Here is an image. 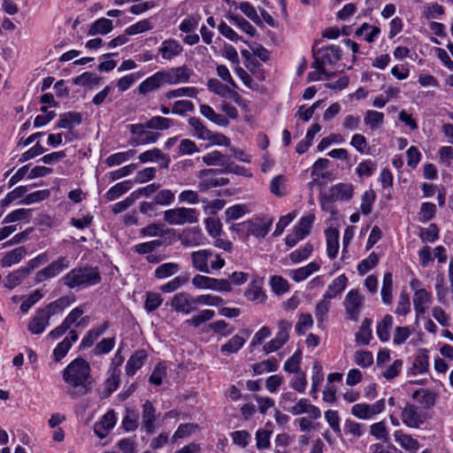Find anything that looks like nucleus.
Wrapping results in <instances>:
<instances>
[{
  "instance_id": "f257e3e1",
  "label": "nucleus",
  "mask_w": 453,
  "mask_h": 453,
  "mask_svg": "<svg viewBox=\"0 0 453 453\" xmlns=\"http://www.w3.org/2000/svg\"><path fill=\"white\" fill-rule=\"evenodd\" d=\"M89 364L82 359L76 358L63 371V380L69 386L68 395L77 399L91 392L94 380L90 375Z\"/></svg>"
},
{
  "instance_id": "f03ea898",
  "label": "nucleus",
  "mask_w": 453,
  "mask_h": 453,
  "mask_svg": "<svg viewBox=\"0 0 453 453\" xmlns=\"http://www.w3.org/2000/svg\"><path fill=\"white\" fill-rule=\"evenodd\" d=\"M101 275L97 267L78 266L69 271L62 279L64 286L71 289H83L101 282Z\"/></svg>"
},
{
  "instance_id": "7ed1b4c3",
  "label": "nucleus",
  "mask_w": 453,
  "mask_h": 453,
  "mask_svg": "<svg viewBox=\"0 0 453 453\" xmlns=\"http://www.w3.org/2000/svg\"><path fill=\"white\" fill-rule=\"evenodd\" d=\"M164 219L169 225L192 224L197 220V211L193 208L179 207L164 212Z\"/></svg>"
},
{
  "instance_id": "20e7f679",
  "label": "nucleus",
  "mask_w": 453,
  "mask_h": 453,
  "mask_svg": "<svg viewBox=\"0 0 453 453\" xmlns=\"http://www.w3.org/2000/svg\"><path fill=\"white\" fill-rule=\"evenodd\" d=\"M273 223V219L268 216L255 217L252 219L242 223V229L246 230L247 235H253L257 238H265L269 233Z\"/></svg>"
},
{
  "instance_id": "39448f33",
  "label": "nucleus",
  "mask_w": 453,
  "mask_h": 453,
  "mask_svg": "<svg viewBox=\"0 0 453 453\" xmlns=\"http://www.w3.org/2000/svg\"><path fill=\"white\" fill-rule=\"evenodd\" d=\"M365 303V297L357 289H351L346 295L343 306L349 319L357 321Z\"/></svg>"
},
{
  "instance_id": "423d86ee",
  "label": "nucleus",
  "mask_w": 453,
  "mask_h": 453,
  "mask_svg": "<svg viewBox=\"0 0 453 453\" xmlns=\"http://www.w3.org/2000/svg\"><path fill=\"white\" fill-rule=\"evenodd\" d=\"M147 129L144 123L130 125L129 130L134 137L131 138L129 143L133 146H138L156 142L160 137V134Z\"/></svg>"
},
{
  "instance_id": "0eeeda50",
  "label": "nucleus",
  "mask_w": 453,
  "mask_h": 453,
  "mask_svg": "<svg viewBox=\"0 0 453 453\" xmlns=\"http://www.w3.org/2000/svg\"><path fill=\"white\" fill-rule=\"evenodd\" d=\"M70 261L66 257H59L43 269L38 271L35 277V283H41L46 280L56 277L63 270L68 268Z\"/></svg>"
},
{
  "instance_id": "6e6552de",
  "label": "nucleus",
  "mask_w": 453,
  "mask_h": 453,
  "mask_svg": "<svg viewBox=\"0 0 453 453\" xmlns=\"http://www.w3.org/2000/svg\"><path fill=\"white\" fill-rule=\"evenodd\" d=\"M385 409V400L380 399L373 404L356 403L351 408V413L360 419H369Z\"/></svg>"
},
{
  "instance_id": "1a4fd4ad",
  "label": "nucleus",
  "mask_w": 453,
  "mask_h": 453,
  "mask_svg": "<svg viewBox=\"0 0 453 453\" xmlns=\"http://www.w3.org/2000/svg\"><path fill=\"white\" fill-rule=\"evenodd\" d=\"M172 306L176 311L188 314L196 311L198 300L186 293H180L173 296Z\"/></svg>"
},
{
  "instance_id": "9d476101",
  "label": "nucleus",
  "mask_w": 453,
  "mask_h": 453,
  "mask_svg": "<svg viewBox=\"0 0 453 453\" xmlns=\"http://www.w3.org/2000/svg\"><path fill=\"white\" fill-rule=\"evenodd\" d=\"M402 421L404 425L411 428H417L424 423V418L421 415L418 407L407 403L402 411Z\"/></svg>"
},
{
  "instance_id": "9b49d317",
  "label": "nucleus",
  "mask_w": 453,
  "mask_h": 453,
  "mask_svg": "<svg viewBox=\"0 0 453 453\" xmlns=\"http://www.w3.org/2000/svg\"><path fill=\"white\" fill-rule=\"evenodd\" d=\"M218 173H222L221 169H206L200 171V188H210L221 187L229 183L226 178H214Z\"/></svg>"
},
{
  "instance_id": "f8f14e48",
  "label": "nucleus",
  "mask_w": 453,
  "mask_h": 453,
  "mask_svg": "<svg viewBox=\"0 0 453 453\" xmlns=\"http://www.w3.org/2000/svg\"><path fill=\"white\" fill-rule=\"evenodd\" d=\"M156 420H157L156 408L153 406V404L150 401L147 400L142 404V429H144L147 434H153L155 432Z\"/></svg>"
},
{
  "instance_id": "ddd939ff",
  "label": "nucleus",
  "mask_w": 453,
  "mask_h": 453,
  "mask_svg": "<svg viewBox=\"0 0 453 453\" xmlns=\"http://www.w3.org/2000/svg\"><path fill=\"white\" fill-rule=\"evenodd\" d=\"M50 317L42 308L36 311L35 316L30 319L27 328L34 334H40L45 331L50 323Z\"/></svg>"
},
{
  "instance_id": "4468645a",
  "label": "nucleus",
  "mask_w": 453,
  "mask_h": 453,
  "mask_svg": "<svg viewBox=\"0 0 453 453\" xmlns=\"http://www.w3.org/2000/svg\"><path fill=\"white\" fill-rule=\"evenodd\" d=\"M432 303V295L424 288H419L413 295V305L417 318L426 313Z\"/></svg>"
},
{
  "instance_id": "2eb2a0df",
  "label": "nucleus",
  "mask_w": 453,
  "mask_h": 453,
  "mask_svg": "<svg viewBox=\"0 0 453 453\" xmlns=\"http://www.w3.org/2000/svg\"><path fill=\"white\" fill-rule=\"evenodd\" d=\"M212 255L213 254L210 250H200V272L209 273L211 269L219 270L225 265V260L219 255H216L215 261H211L209 266L208 261L212 257Z\"/></svg>"
},
{
  "instance_id": "dca6fc26",
  "label": "nucleus",
  "mask_w": 453,
  "mask_h": 453,
  "mask_svg": "<svg viewBox=\"0 0 453 453\" xmlns=\"http://www.w3.org/2000/svg\"><path fill=\"white\" fill-rule=\"evenodd\" d=\"M209 88L215 92L216 94L221 96L222 97L229 98L235 102L236 104L241 103L240 95L234 90L231 89L227 86L220 83L217 80H210L208 82Z\"/></svg>"
},
{
  "instance_id": "f3484780",
  "label": "nucleus",
  "mask_w": 453,
  "mask_h": 453,
  "mask_svg": "<svg viewBox=\"0 0 453 453\" xmlns=\"http://www.w3.org/2000/svg\"><path fill=\"white\" fill-rule=\"evenodd\" d=\"M200 288H208L225 292H230L232 290L231 283L227 280H218L202 275H200Z\"/></svg>"
},
{
  "instance_id": "a211bd4d",
  "label": "nucleus",
  "mask_w": 453,
  "mask_h": 453,
  "mask_svg": "<svg viewBox=\"0 0 453 453\" xmlns=\"http://www.w3.org/2000/svg\"><path fill=\"white\" fill-rule=\"evenodd\" d=\"M329 196L333 201H347L353 196V186L348 183H339L329 190Z\"/></svg>"
},
{
  "instance_id": "6ab92c4d",
  "label": "nucleus",
  "mask_w": 453,
  "mask_h": 453,
  "mask_svg": "<svg viewBox=\"0 0 453 453\" xmlns=\"http://www.w3.org/2000/svg\"><path fill=\"white\" fill-rule=\"evenodd\" d=\"M78 340V334L75 330L69 332V336H66L53 350V357L55 361H60L71 349L73 342Z\"/></svg>"
},
{
  "instance_id": "aec40b11",
  "label": "nucleus",
  "mask_w": 453,
  "mask_h": 453,
  "mask_svg": "<svg viewBox=\"0 0 453 453\" xmlns=\"http://www.w3.org/2000/svg\"><path fill=\"white\" fill-rule=\"evenodd\" d=\"M395 441L405 450L411 453H416L419 449L418 441L411 434H404L401 430L394 433Z\"/></svg>"
},
{
  "instance_id": "412c9836",
  "label": "nucleus",
  "mask_w": 453,
  "mask_h": 453,
  "mask_svg": "<svg viewBox=\"0 0 453 453\" xmlns=\"http://www.w3.org/2000/svg\"><path fill=\"white\" fill-rule=\"evenodd\" d=\"M342 50L339 46L329 45L320 49L318 51V55L321 58L322 64L325 65H332L341 59Z\"/></svg>"
},
{
  "instance_id": "4be33fe9",
  "label": "nucleus",
  "mask_w": 453,
  "mask_h": 453,
  "mask_svg": "<svg viewBox=\"0 0 453 453\" xmlns=\"http://www.w3.org/2000/svg\"><path fill=\"white\" fill-rule=\"evenodd\" d=\"M163 83L176 84L188 81V74L184 67L173 68L168 72H160Z\"/></svg>"
},
{
  "instance_id": "5701e85b",
  "label": "nucleus",
  "mask_w": 453,
  "mask_h": 453,
  "mask_svg": "<svg viewBox=\"0 0 453 453\" xmlns=\"http://www.w3.org/2000/svg\"><path fill=\"white\" fill-rule=\"evenodd\" d=\"M326 253L330 259L336 257L339 250V231L330 227L326 231Z\"/></svg>"
},
{
  "instance_id": "b1692460",
  "label": "nucleus",
  "mask_w": 453,
  "mask_h": 453,
  "mask_svg": "<svg viewBox=\"0 0 453 453\" xmlns=\"http://www.w3.org/2000/svg\"><path fill=\"white\" fill-rule=\"evenodd\" d=\"M147 358V353L144 349L136 350L127 360L126 372L128 376H133L143 365Z\"/></svg>"
},
{
  "instance_id": "393cba45",
  "label": "nucleus",
  "mask_w": 453,
  "mask_h": 453,
  "mask_svg": "<svg viewBox=\"0 0 453 453\" xmlns=\"http://www.w3.org/2000/svg\"><path fill=\"white\" fill-rule=\"evenodd\" d=\"M74 302L73 296H61L54 302L50 303L47 306L42 308L51 318V316L56 315L62 311H64L66 307H68L71 303Z\"/></svg>"
},
{
  "instance_id": "a878e982",
  "label": "nucleus",
  "mask_w": 453,
  "mask_h": 453,
  "mask_svg": "<svg viewBox=\"0 0 453 453\" xmlns=\"http://www.w3.org/2000/svg\"><path fill=\"white\" fill-rule=\"evenodd\" d=\"M348 278L345 274H341L335 278L332 283L327 287L326 291L323 295L325 298L330 300L341 294L347 287Z\"/></svg>"
},
{
  "instance_id": "bb28decb",
  "label": "nucleus",
  "mask_w": 453,
  "mask_h": 453,
  "mask_svg": "<svg viewBox=\"0 0 453 453\" xmlns=\"http://www.w3.org/2000/svg\"><path fill=\"white\" fill-rule=\"evenodd\" d=\"M159 51L165 59H172L182 51L181 45L175 40L169 39L162 42Z\"/></svg>"
},
{
  "instance_id": "cd10ccee",
  "label": "nucleus",
  "mask_w": 453,
  "mask_h": 453,
  "mask_svg": "<svg viewBox=\"0 0 453 453\" xmlns=\"http://www.w3.org/2000/svg\"><path fill=\"white\" fill-rule=\"evenodd\" d=\"M245 296L248 300L257 303L265 302L266 296L262 289L261 281H252L245 292Z\"/></svg>"
},
{
  "instance_id": "c85d7f7f",
  "label": "nucleus",
  "mask_w": 453,
  "mask_h": 453,
  "mask_svg": "<svg viewBox=\"0 0 453 453\" xmlns=\"http://www.w3.org/2000/svg\"><path fill=\"white\" fill-rule=\"evenodd\" d=\"M27 255V249L24 246L18 247L12 251L7 252L1 259V265L10 267L18 264Z\"/></svg>"
},
{
  "instance_id": "c756f323",
  "label": "nucleus",
  "mask_w": 453,
  "mask_h": 453,
  "mask_svg": "<svg viewBox=\"0 0 453 453\" xmlns=\"http://www.w3.org/2000/svg\"><path fill=\"white\" fill-rule=\"evenodd\" d=\"M320 265L316 262H311L305 266L297 268L291 272V278L293 280L299 282L307 279L313 273L318 272Z\"/></svg>"
},
{
  "instance_id": "7c9ffc66",
  "label": "nucleus",
  "mask_w": 453,
  "mask_h": 453,
  "mask_svg": "<svg viewBox=\"0 0 453 453\" xmlns=\"http://www.w3.org/2000/svg\"><path fill=\"white\" fill-rule=\"evenodd\" d=\"M163 80L161 73H157L154 75L147 78L139 85V93L145 95L149 92H151L157 88H158L161 85H163Z\"/></svg>"
},
{
  "instance_id": "2f4dec72",
  "label": "nucleus",
  "mask_w": 453,
  "mask_h": 453,
  "mask_svg": "<svg viewBox=\"0 0 453 453\" xmlns=\"http://www.w3.org/2000/svg\"><path fill=\"white\" fill-rule=\"evenodd\" d=\"M29 275L27 271L21 267L18 270H15L12 273H10L6 277L4 280V287L12 289L15 287L21 284V282Z\"/></svg>"
},
{
  "instance_id": "473e14b6",
  "label": "nucleus",
  "mask_w": 453,
  "mask_h": 453,
  "mask_svg": "<svg viewBox=\"0 0 453 453\" xmlns=\"http://www.w3.org/2000/svg\"><path fill=\"white\" fill-rule=\"evenodd\" d=\"M81 123V115L79 112L68 111L60 115L58 127L72 129Z\"/></svg>"
},
{
  "instance_id": "72a5a7b5",
  "label": "nucleus",
  "mask_w": 453,
  "mask_h": 453,
  "mask_svg": "<svg viewBox=\"0 0 453 453\" xmlns=\"http://www.w3.org/2000/svg\"><path fill=\"white\" fill-rule=\"evenodd\" d=\"M113 28L112 21L109 19L101 18L96 20L90 26V28L88 32L89 35H106L110 33Z\"/></svg>"
},
{
  "instance_id": "f704fd0d",
  "label": "nucleus",
  "mask_w": 453,
  "mask_h": 453,
  "mask_svg": "<svg viewBox=\"0 0 453 453\" xmlns=\"http://www.w3.org/2000/svg\"><path fill=\"white\" fill-rule=\"evenodd\" d=\"M372 319H365L359 327L358 332L356 334V341L362 345H368L372 338Z\"/></svg>"
},
{
  "instance_id": "c9c22d12",
  "label": "nucleus",
  "mask_w": 453,
  "mask_h": 453,
  "mask_svg": "<svg viewBox=\"0 0 453 453\" xmlns=\"http://www.w3.org/2000/svg\"><path fill=\"white\" fill-rule=\"evenodd\" d=\"M132 186V180L119 182L106 192L105 197L108 201H113L131 189Z\"/></svg>"
},
{
  "instance_id": "e433bc0d",
  "label": "nucleus",
  "mask_w": 453,
  "mask_h": 453,
  "mask_svg": "<svg viewBox=\"0 0 453 453\" xmlns=\"http://www.w3.org/2000/svg\"><path fill=\"white\" fill-rule=\"evenodd\" d=\"M393 326V317L385 315L377 326V334L381 342H388L390 338V329Z\"/></svg>"
},
{
  "instance_id": "4c0bfd02",
  "label": "nucleus",
  "mask_w": 453,
  "mask_h": 453,
  "mask_svg": "<svg viewBox=\"0 0 453 453\" xmlns=\"http://www.w3.org/2000/svg\"><path fill=\"white\" fill-rule=\"evenodd\" d=\"M393 276L391 273H386L383 276L381 297L384 303L389 304L392 302Z\"/></svg>"
},
{
  "instance_id": "58836bf2",
  "label": "nucleus",
  "mask_w": 453,
  "mask_h": 453,
  "mask_svg": "<svg viewBox=\"0 0 453 453\" xmlns=\"http://www.w3.org/2000/svg\"><path fill=\"white\" fill-rule=\"evenodd\" d=\"M200 139H208L212 144L229 146L230 140L222 134H211L208 130L200 126Z\"/></svg>"
},
{
  "instance_id": "ea45409f",
  "label": "nucleus",
  "mask_w": 453,
  "mask_h": 453,
  "mask_svg": "<svg viewBox=\"0 0 453 453\" xmlns=\"http://www.w3.org/2000/svg\"><path fill=\"white\" fill-rule=\"evenodd\" d=\"M279 368L278 361L275 358H269L260 363L252 365L253 372L256 374H262L264 372H276Z\"/></svg>"
},
{
  "instance_id": "a19ab883",
  "label": "nucleus",
  "mask_w": 453,
  "mask_h": 453,
  "mask_svg": "<svg viewBox=\"0 0 453 453\" xmlns=\"http://www.w3.org/2000/svg\"><path fill=\"white\" fill-rule=\"evenodd\" d=\"M244 343L245 340L243 337L234 335L226 343L221 346L220 351L226 355L235 353L244 345Z\"/></svg>"
},
{
  "instance_id": "79ce46f5",
  "label": "nucleus",
  "mask_w": 453,
  "mask_h": 453,
  "mask_svg": "<svg viewBox=\"0 0 453 453\" xmlns=\"http://www.w3.org/2000/svg\"><path fill=\"white\" fill-rule=\"evenodd\" d=\"M287 179L283 175H277L270 183V191L274 196L281 197L287 194L286 187Z\"/></svg>"
},
{
  "instance_id": "37998d69",
  "label": "nucleus",
  "mask_w": 453,
  "mask_h": 453,
  "mask_svg": "<svg viewBox=\"0 0 453 453\" xmlns=\"http://www.w3.org/2000/svg\"><path fill=\"white\" fill-rule=\"evenodd\" d=\"M172 123L173 121L170 119L157 116L146 121L144 127H147L148 129L166 130L172 126Z\"/></svg>"
},
{
  "instance_id": "c03bdc74",
  "label": "nucleus",
  "mask_w": 453,
  "mask_h": 453,
  "mask_svg": "<svg viewBox=\"0 0 453 453\" xmlns=\"http://www.w3.org/2000/svg\"><path fill=\"white\" fill-rule=\"evenodd\" d=\"M107 328V325L104 324L101 326L98 329H91L88 332V334L83 337L80 349H88L91 347L94 342L97 340V338L105 331Z\"/></svg>"
},
{
  "instance_id": "a18cd8bd",
  "label": "nucleus",
  "mask_w": 453,
  "mask_h": 453,
  "mask_svg": "<svg viewBox=\"0 0 453 453\" xmlns=\"http://www.w3.org/2000/svg\"><path fill=\"white\" fill-rule=\"evenodd\" d=\"M200 112L211 121L219 125L226 126L228 124L227 119L220 114H217L209 105H200Z\"/></svg>"
},
{
  "instance_id": "49530a36",
  "label": "nucleus",
  "mask_w": 453,
  "mask_h": 453,
  "mask_svg": "<svg viewBox=\"0 0 453 453\" xmlns=\"http://www.w3.org/2000/svg\"><path fill=\"white\" fill-rule=\"evenodd\" d=\"M301 360H302V352L301 350H296L292 357H290L284 364V371L289 373H298L301 372Z\"/></svg>"
},
{
  "instance_id": "de8ad7c7",
  "label": "nucleus",
  "mask_w": 453,
  "mask_h": 453,
  "mask_svg": "<svg viewBox=\"0 0 453 453\" xmlns=\"http://www.w3.org/2000/svg\"><path fill=\"white\" fill-rule=\"evenodd\" d=\"M384 120V114L380 111L369 110L365 112L364 122L371 129H377Z\"/></svg>"
},
{
  "instance_id": "09e8293b",
  "label": "nucleus",
  "mask_w": 453,
  "mask_h": 453,
  "mask_svg": "<svg viewBox=\"0 0 453 453\" xmlns=\"http://www.w3.org/2000/svg\"><path fill=\"white\" fill-rule=\"evenodd\" d=\"M428 368V355L426 350H423L422 354L418 355L415 357L412 367L411 368V373L415 375L418 373H423L427 371Z\"/></svg>"
},
{
  "instance_id": "8fccbe9b",
  "label": "nucleus",
  "mask_w": 453,
  "mask_h": 453,
  "mask_svg": "<svg viewBox=\"0 0 453 453\" xmlns=\"http://www.w3.org/2000/svg\"><path fill=\"white\" fill-rule=\"evenodd\" d=\"M179 271V265L176 263H165L160 265L155 271V277L165 279L170 277Z\"/></svg>"
},
{
  "instance_id": "3c124183",
  "label": "nucleus",
  "mask_w": 453,
  "mask_h": 453,
  "mask_svg": "<svg viewBox=\"0 0 453 453\" xmlns=\"http://www.w3.org/2000/svg\"><path fill=\"white\" fill-rule=\"evenodd\" d=\"M247 212H249L248 207L246 204H235L228 207L226 211V221L235 220L242 216H244Z\"/></svg>"
},
{
  "instance_id": "603ef678",
  "label": "nucleus",
  "mask_w": 453,
  "mask_h": 453,
  "mask_svg": "<svg viewBox=\"0 0 453 453\" xmlns=\"http://www.w3.org/2000/svg\"><path fill=\"white\" fill-rule=\"evenodd\" d=\"M370 434L377 440H380L383 442H388V432L384 421L372 424L370 426Z\"/></svg>"
},
{
  "instance_id": "864d4df0",
  "label": "nucleus",
  "mask_w": 453,
  "mask_h": 453,
  "mask_svg": "<svg viewBox=\"0 0 453 453\" xmlns=\"http://www.w3.org/2000/svg\"><path fill=\"white\" fill-rule=\"evenodd\" d=\"M119 371L116 368L112 369L110 377L104 382V397L109 396L115 391L119 385Z\"/></svg>"
},
{
  "instance_id": "5fc2aeb1",
  "label": "nucleus",
  "mask_w": 453,
  "mask_h": 453,
  "mask_svg": "<svg viewBox=\"0 0 453 453\" xmlns=\"http://www.w3.org/2000/svg\"><path fill=\"white\" fill-rule=\"evenodd\" d=\"M418 396H420L421 398L418 400L419 403L421 404H423L425 407H431L435 403V398H436V395L434 393L429 391V390H426V389H418V390H416L413 394H412V397L413 398H418Z\"/></svg>"
},
{
  "instance_id": "6e6d98bb",
  "label": "nucleus",
  "mask_w": 453,
  "mask_h": 453,
  "mask_svg": "<svg viewBox=\"0 0 453 453\" xmlns=\"http://www.w3.org/2000/svg\"><path fill=\"white\" fill-rule=\"evenodd\" d=\"M138 414L134 410H127L122 420V426L127 432L134 431L138 427Z\"/></svg>"
},
{
  "instance_id": "4d7b16f0",
  "label": "nucleus",
  "mask_w": 453,
  "mask_h": 453,
  "mask_svg": "<svg viewBox=\"0 0 453 453\" xmlns=\"http://www.w3.org/2000/svg\"><path fill=\"white\" fill-rule=\"evenodd\" d=\"M100 80L101 78L98 77L96 74L86 72L74 78L73 84L78 86L97 85Z\"/></svg>"
},
{
  "instance_id": "13d9d810",
  "label": "nucleus",
  "mask_w": 453,
  "mask_h": 453,
  "mask_svg": "<svg viewBox=\"0 0 453 453\" xmlns=\"http://www.w3.org/2000/svg\"><path fill=\"white\" fill-rule=\"evenodd\" d=\"M419 237L424 242H434L439 238V228L435 224H430L427 228H422Z\"/></svg>"
},
{
  "instance_id": "bf43d9fd",
  "label": "nucleus",
  "mask_w": 453,
  "mask_h": 453,
  "mask_svg": "<svg viewBox=\"0 0 453 453\" xmlns=\"http://www.w3.org/2000/svg\"><path fill=\"white\" fill-rule=\"evenodd\" d=\"M153 28V26L150 19H145L142 20L138 21L134 25H132L128 27L125 32L127 35H134L136 34L143 33L145 31L151 30Z\"/></svg>"
},
{
  "instance_id": "052dcab7",
  "label": "nucleus",
  "mask_w": 453,
  "mask_h": 453,
  "mask_svg": "<svg viewBox=\"0 0 453 453\" xmlns=\"http://www.w3.org/2000/svg\"><path fill=\"white\" fill-rule=\"evenodd\" d=\"M205 228L212 237H218L222 233V224L218 218L209 217L205 219Z\"/></svg>"
},
{
  "instance_id": "680f3d73",
  "label": "nucleus",
  "mask_w": 453,
  "mask_h": 453,
  "mask_svg": "<svg viewBox=\"0 0 453 453\" xmlns=\"http://www.w3.org/2000/svg\"><path fill=\"white\" fill-rule=\"evenodd\" d=\"M379 262V257L376 253L372 252L367 258L363 259L357 265V272L365 274L372 269Z\"/></svg>"
},
{
  "instance_id": "e2e57ef3",
  "label": "nucleus",
  "mask_w": 453,
  "mask_h": 453,
  "mask_svg": "<svg viewBox=\"0 0 453 453\" xmlns=\"http://www.w3.org/2000/svg\"><path fill=\"white\" fill-rule=\"evenodd\" d=\"M354 361L357 365L365 368L373 363V356L371 351L357 350L355 352Z\"/></svg>"
},
{
  "instance_id": "0e129e2a",
  "label": "nucleus",
  "mask_w": 453,
  "mask_h": 453,
  "mask_svg": "<svg viewBox=\"0 0 453 453\" xmlns=\"http://www.w3.org/2000/svg\"><path fill=\"white\" fill-rule=\"evenodd\" d=\"M225 156L219 150H214L212 152H210L203 157V161L207 165H219V166H225L226 161H225Z\"/></svg>"
},
{
  "instance_id": "69168bd1",
  "label": "nucleus",
  "mask_w": 453,
  "mask_h": 453,
  "mask_svg": "<svg viewBox=\"0 0 453 453\" xmlns=\"http://www.w3.org/2000/svg\"><path fill=\"white\" fill-rule=\"evenodd\" d=\"M231 22L242 29L243 32L250 36H254L257 30L256 28L244 18L241 16H232L230 18Z\"/></svg>"
},
{
  "instance_id": "338daca9",
  "label": "nucleus",
  "mask_w": 453,
  "mask_h": 453,
  "mask_svg": "<svg viewBox=\"0 0 453 453\" xmlns=\"http://www.w3.org/2000/svg\"><path fill=\"white\" fill-rule=\"evenodd\" d=\"M312 250V245L310 243H306L304 247H303L302 249L296 250L290 253V260L295 264L299 263L306 259L311 255Z\"/></svg>"
},
{
  "instance_id": "774afa93",
  "label": "nucleus",
  "mask_w": 453,
  "mask_h": 453,
  "mask_svg": "<svg viewBox=\"0 0 453 453\" xmlns=\"http://www.w3.org/2000/svg\"><path fill=\"white\" fill-rule=\"evenodd\" d=\"M376 195L373 190H367L362 196L361 211L365 215L372 212V204L375 201Z\"/></svg>"
}]
</instances>
